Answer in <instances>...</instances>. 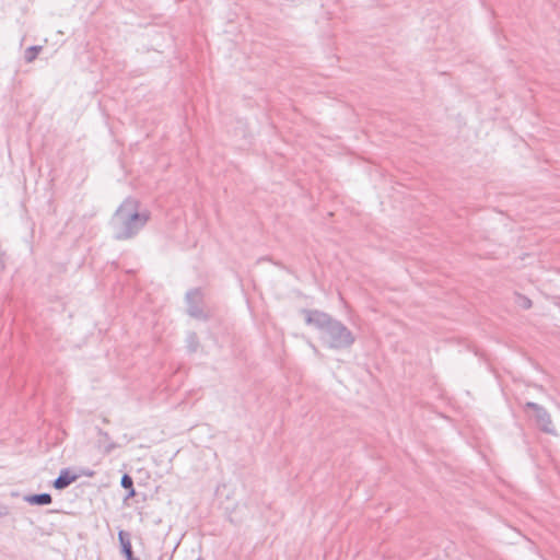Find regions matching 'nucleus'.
I'll list each match as a JSON object with an SVG mask.
<instances>
[{"label": "nucleus", "instance_id": "f257e3e1", "mask_svg": "<svg viewBox=\"0 0 560 560\" xmlns=\"http://www.w3.org/2000/svg\"><path fill=\"white\" fill-rule=\"evenodd\" d=\"M305 322L314 326L320 334L319 338L330 349H347L354 342L351 330L340 320L318 310H304Z\"/></svg>", "mask_w": 560, "mask_h": 560}, {"label": "nucleus", "instance_id": "f03ea898", "mask_svg": "<svg viewBox=\"0 0 560 560\" xmlns=\"http://www.w3.org/2000/svg\"><path fill=\"white\" fill-rule=\"evenodd\" d=\"M149 220L150 212L140 210L137 199L126 198L110 219L114 237L118 241L130 240L139 234Z\"/></svg>", "mask_w": 560, "mask_h": 560}, {"label": "nucleus", "instance_id": "7ed1b4c3", "mask_svg": "<svg viewBox=\"0 0 560 560\" xmlns=\"http://www.w3.org/2000/svg\"><path fill=\"white\" fill-rule=\"evenodd\" d=\"M525 410L529 409L533 411V416L536 425L545 433L556 435L557 431L552 423V419L547 409L536 402L527 401L524 406Z\"/></svg>", "mask_w": 560, "mask_h": 560}, {"label": "nucleus", "instance_id": "20e7f679", "mask_svg": "<svg viewBox=\"0 0 560 560\" xmlns=\"http://www.w3.org/2000/svg\"><path fill=\"white\" fill-rule=\"evenodd\" d=\"M187 301V312L191 317L198 319H207L208 316L201 308L200 304L202 302V293L199 289H194L187 292L186 294Z\"/></svg>", "mask_w": 560, "mask_h": 560}, {"label": "nucleus", "instance_id": "39448f33", "mask_svg": "<svg viewBox=\"0 0 560 560\" xmlns=\"http://www.w3.org/2000/svg\"><path fill=\"white\" fill-rule=\"evenodd\" d=\"M97 448L104 454H110L118 445L112 441L109 434L102 429L97 430Z\"/></svg>", "mask_w": 560, "mask_h": 560}, {"label": "nucleus", "instance_id": "423d86ee", "mask_svg": "<svg viewBox=\"0 0 560 560\" xmlns=\"http://www.w3.org/2000/svg\"><path fill=\"white\" fill-rule=\"evenodd\" d=\"M78 476L70 474L68 469H62L59 476L54 480V487L62 490L77 480Z\"/></svg>", "mask_w": 560, "mask_h": 560}, {"label": "nucleus", "instance_id": "0eeeda50", "mask_svg": "<svg viewBox=\"0 0 560 560\" xmlns=\"http://www.w3.org/2000/svg\"><path fill=\"white\" fill-rule=\"evenodd\" d=\"M118 539L120 542L121 553L125 558L131 557L133 555L131 547V535L126 530H119Z\"/></svg>", "mask_w": 560, "mask_h": 560}, {"label": "nucleus", "instance_id": "6e6552de", "mask_svg": "<svg viewBox=\"0 0 560 560\" xmlns=\"http://www.w3.org/2000/svg\"><path fill=\"white\" fill-rule=\"evenodd\" d=\"M25 501L32 505H47L51 503V495L49 493H37L25 497Z\"/></svg>", "mask_w": 560, "mask_h": 560}, {"label": "nucleus", "instance_id": "1a4fd4ad", "mask_svg": "<svg viewBox=\"0 0 560 560\" xmlns=\"http://www.w3.org/2000/svg\"><path fill=\"white\" fill-rule=\"evenodd\" d=\"M120 486L124 489L129 490L127 498H131L135 495L133 480L128 474L122 475Z\"/></svg>", "mask_w": 560, "mask_h": 560}, {"label": "nucleus", "instance_id": "9d476101", "mask_svg": "<svg viewBox=\"0 0 560 560\" xmlns=\"http://www.w3.org/2000/svg\"><path fill=\"white\" fill-rule=\"evenodd\" d=\"M42 49H43L42 46H31V47L26 48L25 54H24L25 61L28 63L33 62Z\"/></svg>", "mask_w": 560, "mask_h": 560}, {"label": "nucleus", "instance_id": "9b49d317", "mask_svg": "<svg viewBox=\"0 0 560 560\" xmlns=\"http://www.w3.org/2000/svg\"><path fill=\"white\" fill-rule=\"evenodd\" d=\"M515 303L518 307L523 310H529L533 305L532 300L523 294H515Z\"/></svg>", "mask_w": 560, "mask_h": 560}, {"label": "nucleus", "instance_id": "f8f14e48", "mask_svg": "<svg viewBox=\"0 0 560 560\" xmlns=\"http://www.w3.org/2000/svg\"><path fill=\"white\" fill-rule=\"evenodd\" d=\"M199 346L198 337L195 332H191L187 337V348L190 352L197 351Z\"/></svg>", "mask_w": 560, "mask_h": 560}, {"label": "nucleus", "instance_id": "ddd939ff", "mask_svg": "<svg viewBox=\"0 0 560 560\" xmlns=\"http://www.w3.org/2000/svg\"><path fill=\"white\" fill-rule=\"evenodd\" d=\"M8 512H9V511H8V508H7L5 505H3V504H1V503H0V518H1L2 516H5V515L8 514Z\"/></svg>", "mask_w": 560, "mask_h": 560}, {"label": "nucleus", "instance_id": "4468645a", "mask_svg": "<svg viewBox=\"0 0 560 560\" xmlns=\"http://www.w3.org/2000/svg\"><path fill=\"white\" fill-rule=\"evenodd\" d=\"M126 560H139V559L136 558L133 555H131V557L126 558Z\"/></svg>", "mask_w": 560, "mask_h": 560}, {"label": "nucleus", "instance_id": "2eb2a0df", "mask_svg": "<svg viewBox=\"0 0 560 560\" xmlns=\"http://www.w3.org/2000/svg\"><path fill=\"white\" fill-rule=\"evenodd\" d=\"M312 348H313V350H314L315 352H317V349H316V347H315V346H313V345H312Z\"/></svg>", "mask_w": 560, "mask_h": 560}, {"label": "nucleus", "instance_id": "dca6fc26", "mask_svg": "<svg viewBox=\"0 0 560 560\" xmlns=\"http://www.w3.org/2000/svg\"><path fill=\"white\" fill-rule=\"evenodd\" d=\"M197 560H203V559H201V558H198Z\"/></svg>", "mask_w": 560, "mask_h": 560}]
</instances>
